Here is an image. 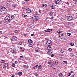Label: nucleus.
Segmentation results:
<instances>
[{
    "instance_id": "1",
    "label": "nucleus",
    "mask_w": 77,
    "mask_h": 77,
    "mask_svg": "<svg viewBox=\"0 0 77 77\" xmlns=\"http://www.w3.org/2000/svg\"><path fill=\"white\" fill-rule=\"evenodd\" d=\"M47 48L48 50V51L47 52L48 54L49 55H51V53H52L51 52V47L50 46H48Z\"/></svg>"
},
{
    "instance_id": "2",
    "label": "nucleus",
    "mask_w": 77,
    "mask_h": 77,
    "mask_svg": "<svg viewBox=\"0 0 77 77\" xmlns=\"http://www.w3.org/2000/svg\"><path fill=\"white\" fill-rule=\"evenodd\" d=\"M46 43L48 46H50V45H52V42L50 40H47Z\"/></svg>"
},
{
    "instance_id": "3",
    "label": "nucleus",
    "mask_w": 77,
    "mask_h": 77,
    "mask_svg": "<svg viewBox=\"0 0 77 77\" xmlns=\"http://www.w3.org/2000/svg\"><path fill=\"white\" fill-rule=\"evenodd\" d=\"M2 9L3 11H4V14H6V11H7V7H2Z\"/></svg>"
},
{
    "instance_id": "4",
    "label": "nucleus",
    "mask_w": 77,
    "mask_h": 77,
    "mask_svg": "<svg viewBox=\"0 0 77 77\" xmlns=\"http://www.w3.org/2000/svg\"><path fill=\"white\" fill-rule=\"evenodd\" d=\"M17 37L14 36L12 38L11 41H17Z\"/></svg>"
},
{
    "instance_id": "5",
    "label": "nucleus",
    "mask_w": 77,
    "mask_h": 77,
    "mask_svg": "<svg viewBox=\"0 0 77 77\" xmlns=\"http://www.w3.org/2000/svg\"><path fill=\"white\" fill-rule=\"evenodd\" d=\"M26 12L27 14H30L31 12V10L29 8H28L26 10Z\"/></svg>"
},
{
    "instance_id": "6",
    "label": "nucleus",
    "mask_w": 77,
    "mask_h": 77,
    "mask_svg": "<svg viewBox=\"0 0 77 77\" xmlns=\"http://www.w3.org/2000/svg\"><path fill=\"white\" fill-rule=\"evenodd\" d=\"M0 14H4V11L3 10V9H2V7H0Z\"/></svg>"
},
{
    "instance_id": "7",
    "label": "nucleus",
    "mask_w": 77,
    "mask_h": 77,
    "mask_svg": "<svg viewBox=\"0 0 77 77\" xmlns=\"http://www.w3.org/2000/svg\"><path fill=\"white\" fill-rule=\"evenodd\" d=\"M3 20V22L4 23H9L11 21V20Z\"/></svg>"
},
{
    "instance_id": "8",
    "label": "nucleus",
    "mask_w": 77,
    "mask_h": 77,
    "mask_svg": "<svg viewBox=\"0 0 77 77\" xmlns=\"http://www.w3.org/2000/svg\"><path fill=\"white\" fill-rule=\"evenodd\" d=\"M40 48H36L35 49V51L36 53H38V52H39V51H40Z\"/></svg>"
},
{
    "instance_id": "9",
    "label": "nucleus",
    "mask_w": 77,
    "mask_h": 77,
    "mask_svg": "<svg viewBox=\"0 0 77 77\" xmlns=\"http://www.w3.org/2000/svg\"><path fill=\"white\" fill-rule=\"evenodd\" d=\"M51 31H52V29H50L48 28L47 30H45V32H51Z\"/></svg>"
},
{
    "instance_id": "10",
    "label": "nucleus",
    "mask_w": 77,
    "mask_h": 77,
    "mask_svg": "<svg viewBox=\"0 0 77 77\" xmlns=\"http://www.w3.org/2000/svg\"><path fill=\"white\" fill-rule=\"evenodd\" d=\"M7 66H8V63H5L4 64V66H3V67L4 68H6V67H7Z\"/></svg>"
},
{
    "instance_id": "11",
    "label": "nucleus",
    "mask_w": 77,
    "mask_h": 77,
    "mask_svg": "<svg viewBox=\"0 0 77 77\" xmlns=\"http://www.w3.org/2000/svg\"><path fill=\"white\" fill-rule=\"evenodd\" d=\"M32 20H38V18L36 16H35L34 17H32Z\"/></svg>"
},
{
    "instance_id": "12",
    "label": "nucleus",
    "mask_w": 77,
    "mask_h": 77,
    "mask_svg": "<svg viewBox=\"0 0 77 77\" xmlns=\"http://www.w3.org/2000/svg\"><path fill=\"white\" fill-rule=\"evenodd\" d=\"M73 17H72V16H70L68 17L67 18V20H68V19H69V20H72V19H73Z\"/></svg>"
},
{
    "instance_id": "13",
    "label": "nucleus",
    "mask_w": 77,
    "mask_h": 77,
    "mask_svg": "<svg viewBox=\"0 0 77 77\" xmlns=\"http://www.w3.org/2000/svg\"><path fill=\"white\" fill-rule=\"evenodd\" d=\"M11 52L12 53H15L16 52V50L15 49H13L11 50Z\"/></svg>"
},
{
    "instance_id": "14",
    "label": "nucleus",
    "mask_w": 77,
    "mask_h": 77,
    "mask_svg": "<svg viewBox=\"0 0 77 77\" xmlns=\"http://www.w3.org/2000/svg\"><path fill=\"white\" fill-rule=\"evenodd\" d=\"M11 20L10 17L9 16H7L5 18L4 20Z\"/></svg>"
},
{
    "instance_id": "15",
    "label": "nucleus",
    "mask_w": 77,
    "mask_h": 77,
    "mask_svg": "<svg viewBox=\"0 0 77 77\" xmlns=\"http://www.w3.org/2000/svg\"><path fill=\"white\" fill-rule=\"evenodd\" d=\"M42 6L44 8H46L47 7V5L46 4H44L42 5Z\"/></svg>"
},
{
    "instance_id": "16",
    "label": "nucleus",
    "mask_w": 77,
    "mask_h": 77,
    "mask_svg": "<svg viewBox=\"0 0 77 77\" xmlns=\"http://www.w3.org/2000/svg\"><path fill=\"white\" fill-rule=\"evenodd\" d=\"M50 14V15L51 16V17H52L53 15V12H50L49 13Z\"/></svg>"
},
{
    "instance_id": "17",
    "label": "nucleus",
    "mask_w": 77,
    "mask_h": 77,
    "mask_svg": "<svg viewBox=\"0 0 77 77\" xmlns=\"http://www.w3.org/2000/svg\"><path fill=\"white\" fill-rule=\"evenodd\" d=\"M42 68V66H41V65H39L38 67V69H41V68Z\"/></svg>"
},
{
    "instance_id": "18",
    "label": "nucleus",
    "mask_w": 77,
    "mask_h": 77,
    "mask_svg": "<svg viewBox=\"0 0 77 77\" xmlns=\"http://www.w3.org/2000/svg\"><path fill=\"white\" fill-rule=\"evenodd\" d=\"M32 42H33V41H32V40L31 39H29L28 40V42H29V43H30V44L32 43Z\"/></svg>"
},
{
    "instance_id": "19",
    "label": "nucleus",
    "mask_w": 77,
    "mask_h": 77,
    "mask_svg": "<svg viewBox=\"0 0 77 77\" xmlns=\"http://www.w3.org/2000/svg\"><path fill=\"white\" fill-rule=\"evenodd\" d=\"M22 74H23L22 72H18V75H21Z\"/></svg>"
},
{
    "instance_id": "20",
    "label": "nucleus",
    "mask_w": 77,
    "mask_h": 77,
    "mask_svg": "<svg viewBox=\"0 0 77 77\" xmlns=\"http://www.w3.org/2000/svg\"><path fill=\"white\" fill-rule=\"evenodd\" d=\"M70 56L71 57H73V56H74V54L73 53H71L70 54Z\"/></svg>"
},
{
    "instance_id": "21",
    "label": "nucleus",
    "mask_w": 77,
    "mask_h": 77,
    "mask_svg": "<svg viewBox=\"0 0 77 77\" xmlns=\"http://www.w3.org/2000/svg\"><path fill=\"white\" fill-rule=\"evenodd\" d=\"M57 33L59 34L61 33H62V31L61 30H58L57 31Z\"/></svg>"
},
{
    "instance_id": "22",
    "label": "nucleus",
    "mask_w": 77,
    "mask_h": 77,
    "mask_svg": "<svg viewBox=\"0 0 77 77\" xmlns=\"http://www.w3.org/2000/svg\"><path fill=\"white\" fill-rule=\"evenodd\" d=\"M73 72L72 71H71L69 73L68 75V76L69 77L71 75V73H72Z\"/></svg>"
},
{
    "instance_id": "23",
    "label": "nucleus",
    "mask_w": 77,
    "mask_h": 77,
    "mask_svg": "<svg viewBox=\"0 0 77 77\" xmlns=\"http://www.w3.org/2000/svg\"><path fill=\"white\" fill-rule=\"evenodd\" d=\"M59 76H60V77H61L63 76V75L61 73H60L59 74Z\"/></svg>"
},
{
    "instance_id": "24",
    "label": "nucleus",
    "mask_w": 77,
    "mask_h": 77,
    "mask_svg": "<svg viewBox=\"0 0 77 77\" xmlns=\"http://www.w3.org/2000/svg\"><path fill=\"white\" fill-rule=\"evenodd\" d=\"M67 63H68V62L66 61H65L63 62V64H66Z\"/></svg>"
},
{
    "instance_id": "25",
    "label": "nucleus",
    "mask_w": 77,
    "mask_h": 77,
    "mask_svg": "<svg viewBox=\"0 0 77 77\" xmlns=\"http://www.w3.org/2000/svg\"><path fill=\"white\" fill-rule=\"evenodd\" d=\"M51 9H54V5H52L51 7Z\"/></svg>"
},
{
    "instance_id": "26",
    "label": "nucleus",
    "mask_w": 77,
    "mask_h": 77,
    "mask_svg": "<svg viewBox=\"0 0 77 77\" xmlns=\"http://www.w3.org/2000/svg\"><path fill=\"white\" fill-rule=\"evenodd\" d=\"M11 18L12 19H14V18H15V16L14 15H12L11 16Z\"/></svg>"
},
{
    "instance_id": "27",
    "label": "nucleus",
    "mask_w": 77,
    "mask_h": 77,
    "mask_svg": "<svg viewBox=\"0 0 77 77\" xmlns=\"http://www.w3.org/2000/svg\"><path fill=\"white\" fill-rule=\"evenodd\" d=\"M60 2V1H59V0H57L55 2V3L56 4H57V3H59Z\"/></svg>"
},
{
    "instance_id": "28",
    "label": "nucleus",
    "mask_w": 77,
    "mask_h": 77,
    "mask_svg": "<svg viewBox=\"0 0 77 77\" xmlns=\"http://www.w3.org/2000/svg\"><path fill=\"white\" fill-rule=\"evenodd\" d=\"M63 34H60L59 35V37H62V36H63Z\"/></svg>"
},
{
    "instance_id": "29",
    "label": "nucleus",
    "mask_w": 77,
    "mask_h": 77,
    "mask_svg": "<svg viewBox=\"0 0 77 77\" xmlns=\"http://www.w3.org/2000/svg\"><path fill=\"white\" fill-rule=\"evenodd\" d=\"M71 77H76V75L74 74H73V75H72Z\"/></svg>"
},
{
    "instance_id": "30",
    "label": "nucleus",
    "mask_w": 77,
    "mask_h": 77,
    "mask_svg": "<svg viewBox=\"0 0 77 77\" xmlns=\"http://www.w3.org/2000/svg\"><path fill=\"white\" fill-rule=\"evenodd\" d=\"M70 45L71 46H74V43H72L70 44Z\"/></svg>"
},
{
    "instance_id": "31",
    "label": "nucleus",
    "mask_w": 77,
    "mask_h": 77,
    "mask_svg": "<svg viewBox=\"0 0 77 77\" xmlns=\"http://www.w3.org/2000/svg\"><path fill=\"white\" fill-rule=\"evenodd\" d=\"M38 12H39V13H40V14H41L42 12V11H41V10L40 9H39L38 10Z\"/></svg>"
},
{
    "instance_id": "32",
    "label": "nucleus",
    "mask_w": 77,
    "mask_h": 77,
    "mask_svg": "<svg viewBox=\"0 0 77 77\" xmlns=\"http://www.w3.org/2000/svg\"><path fill=\"white\" fill-rule=\"evenodd\" d=\"M69 12H70V10L69 9H68L66 11L67 13H69Z\"/></svg>"
},
{
    "instance_id": "33",
    "label": "nucleus",
    "mask_w": 77,
    "mask_h": 77,
    "mask_svg": "<svg viewBox=\"0 0 77 77\" xmlns=\"http://www.w3.org/2000/svg\"><path fill=\"white\" fill-rule=\"evenodd\" d=\"M29 47H32V44H29Z\"/></svg>"
},
{
    "instance_id": "34",
    "label": "nucleus",
    "mask_w": 77,
    "mask_h": 77,
    "mask_svg": "<svg viewBox=\"0 0 77 77\" xmlns=\"http://www.w3.org/2000/svg\"><path fill=\"white\" fill-rule=\"evenodd\" d=\"M12 66H13V67H14V66H15V64L14 63H12Z\"/></svg>"
},
{
    "instance_id": "35",
    "label": "nucleus",
    "mask_w": 77,
    "mask_h": 77,
    "mask_svg": "<svg viewBox=\"0 0 77 77\" xmlns=\"http://www.w3.org/2000/svg\"><path fill=\"white\" fill-rule=\"evenodd\" d=\"M60 53H63V52H64V51H63V50L61 49V51H60Z\"/></svg>"
},
{
    "instance_id": "36",
    "label": "nucleus",
    "mask_w": 77,
    "mask_h": 77,
    "mask_svg": "<svg viewBox=\"0 0 77 77\" xmlns=\"http://www.w3.org/2000/svg\"><path fill=\"white\" fill-rule=\"evenodd\" d=\"M14 32L15 33H18L19 32L18 31V30H15L14 31Z\"/></svg>"
},
{
    "instance_id": "37",
    "label": "nucleus",
    "mask_w": 77,
    "mask_h": 77,
    "mask_svg": "<svg viewBox=\"0 0 77 77\" xmlns=\"http://www.w3.org/2000/svg\"><path fill=\"white\" fill-rule=\"evenodd\" d=\"M35 75L36 76V77H38V73H35Z\"/></svg>"
},
{
    "instance_id": "38",
    "label": "nucleus",
    "mask_w": 77,
    "mask_h": 77,
    "mask_svg": "<svg viewBox=\"0 0 77 77\" xmlns=\"http://www.w3.org/2000/svg\"><path fill=\"white\" fill-rule=\"evenodd\" d=\"M67 35L68 36H69L71 35V34L70 33H68Z\"/></svg>"
},
{
    "instance_id": "39",
    "label": "nucleus",
    "mask_w": 77,
    "mask_h": 77,
    "mask_svg": "<svg viewBox=\"0 0 77 77\" xmlns=\"http://www.w3.org/2000/svg\"><path fill=\"white\" fill-rule=\"evenodd\" d=\"M1 63H4L5 61L4 60H2L1 61Z\"/></svg>"
},
{
    "instance_id": "40",
    "label": "nucleus",
    "mask_w": 77,
    "mask_h": 77,
    "mask_svg": "<svg viewBox=\"0 0 77 77\" xmlns=\"http://www.w3.org/2000/svg\"><path fill=\"white\" fill-rule=\"evenodd\" d=\"M14 7H16L17 6V4H15L14 5Z\"/></svg>"
},
{
    "instance_id": "41",
    "label": "nucleus",
    "mask_w": 77,
    "mask_h": 77,
    "mask_svg": "<svg viewBox=\"0 0 77 77\" xmlns=\"http://www.w3.org/2000/svg\"><path fill=\"white\" fill-rule=\"evenodd\" d=\"M51 61H49V62H48V64H51Z\"/></svg>"
},
{
    "instance_id": "42",
    "label": "nucleus",
    "mask_w": 77,
    "mask_h": 77,
    "mask_svg": "<svg viewBox=\"0 0 77 77\" xmlns=\"http://www.w3.org/2000/svg\"><path fill=\"white\" fill-rule=\"evenodd\" d=\"M69 51H72V49H71V48H69L68 49Z\"/></svg>"
},
{
    "instance_id": "43",
    "label": "nucleus",
    "mask_w": 77,
    "mask_h": 77,
    "mask_svg": "<svg viewBox=\"0 0 77 77\" xmlns=\"http://www.w3.org/2000/svg\"><path fill=\"white\" fill-rule=\"evenodd\" d=\"M54 54H52L51 55V57H54Z\"/></svg>"
},
{
    "instance_id": "44",
    "label": "nucleus",
    "mask_w": 77,
    "mask_h": 77,
    "mask_svg": "<svg viewBox=\"0 0 77 77\" xmlns=\"http://www.w3.org/2000/svg\"><path fill=\"white\" fill-rule=\"evenodd\" d=\"M23 16H24V17H27V15H24V14H23Z\"/></svg>"
},
{
    "instance_id": "45",
    "label": "nucleus",
    "mask_w": 77,
    "mask_h": 77,
    "mask_svg": "<svg viewBox=\"0 0 77 77\" xmlns=\"http://www.w3.org/2000/svg\"><path fill=\"white\" fill-rule=\"evenodd\" d=\"M20 45H22V44H23V43L21 42H20Z\"/></svg>"
},
{
    "instance_id": "46",
    "label": "nucleus",
    "mask_w": 77,
    "mask_h": 77,
    "mask_svg": "<svg viewBox=\"0 0 77 77\" xmlns=\"http://www.w3.org/2000/svg\"><path fill=\"white\" fill-rule=\"evenodd\" d=\"M23 56H20V59H22V58H23Z\"/></svg>"
},
{
    "instance_id": "47",
    "label": "nucleus",
    "mask_w": 77,
    "mask_h": 77,
    "mask_svg": "<svg viewBox=\"0 0 77 77\" xmlns=\"http://www.w3.org/2000/svg\"><path fill=\"white\" fill-rule=\"evenodd\" d=\"M37 20H33V21L34 22H35V21H36Z\"/></svg>"
},
{
    "instance_id": "48",
    "label": "nucleus",
    "mask_w": 77,
    "mask_h": 77,
    "mask_svg": "<svg viewBox=\"0 0 77 77\" xmlns=\"http://www.w3.org/2000/svg\"><path fill=\"white\" fill-rule=\"evenodd\" d=\"M34 35V34H32L31 35V36H33Z\"/></svg>"
},
{
    "instance_id": "49",
    "label": "nucleus",
    "mask_w": 77,
    "mask_h": 77,
    "mask_svg": "<svg viewBox=\"0 0 77 77\" xmlns=\"http://www.w3.org/2000/svg\"><path fill=\"white\" fill-rule=\"evenodd\" d=\"M38 65H37L35 66V67L36 68L37 67H38Z\"/></svg>"
},
{
    "instance_id": "50",
    "label": "nucleus",
    "mask_w": 77,
    "mask_h": 77,
    "mask_svg": "<svg viewBox=\"0 0 77 77\" xmlns=\"http://www.w3.org/2000/svg\"><path fill=\"white\" fill-rule=\"evenodd\" d=\"M66 4H67V5H69V2H67L66 3Z\"/></svg>"
},
{
    "instance_id": "51",
    "label": "nucleus",
    "mask_w": 77,
    "mask_h": 77,
    "mask_svg": "<svg viewBox=\"0 0 77 77\" xmlns=\"http://www.w3.org/2000/svg\"><path fill=\"white\" fill-rule=\"evenodd\" d=\"M29 68V66H27L26 67V69H27V68Z\"/></svg>"
},
{
    "instance_id": "52",
    "label": "nucleus",
    "mask_w": 77,
    "mask_h": 77,
    "mask_svg": "<svg viewBox=\"0 0 77 77\" xmlns=\"http://www.w3.org/2000/svg\"><path fill=\"white\" fill-rule=\"evenodd\" d=\"M15 75H12V77H15Z\"/></svg>"
},
{
    "instance_id": "53",
    "label": "nucleus",
    "mask_w": 77,
    "mask_h": 77,
    "mask_svg": "<svg viewBox=\"0 0 77 77\" xmlns=\"http://www.w3.org/2000/svg\"><path fill=\"white\" fill-rule=\"evenodd\" d=\"M67 20L69 21H71V20Z\"/></svg>"
},
{
    "instance_id": "54",
    "label": "nucleus",
    "mask_w": 77,
    "mask_h": 77,
    "mask_svg": "<svg viewBox=\"0 0 77 77\" xmlns=\"http://www.w3.org/2000/svg\"><path fill=\"white\" fill-rule=\"evenodd\" d=\"M53 18H54V17L53 16H52L51 18V19H53Z\"/></svg>"
},
{
    "instance_id": "55",
    "label": "nucleus",
    "mask_w": 77,
    "mask_h": 77,
    "mask_svg": "<svg viewBox=\"0 0 77 77\" xmlns=\"http://www.w3.org/2000/svg\"><path fill=\"white\" fill-rule=\"evenodd\" d=\"M2 31H0V34H2Z\"/></svg>"
},
{
    "instance_id": "56",
    "label": "nucleus",
    "mask_w": 77,
    "mask_h": 77,
    "mask_svg": "<svg viewBox=\"0 0 77 77\" xmlns=\"http://www.w3.org/2000/svg\"><path fill=\"white\" fill-rule=\"evenodd\" d=\"M74 2H77V0H73Z\"/></svg>"
},
{
    "instance_id": "57",
    "label": "nucleus",
    "mask_w": 77,
    "mask_h": 77,
    "mask_svg": "<svg viewBox=\"0 0 77 77\" xmlns=\"http://www.w3.org/2000/svg\"><path fill=\"white\" fill-rule=\"evenodd\" d=\"M30 0H25L26 2H29Z\"/></svg>"
},
{
    "instance_id": "58",
    "label": "nucleus",
    "mask_w": 77,
    "mask_h": 77,
    "mask_svg": "<svg viewBox=\"0 0 77 77\" xmlns=\"http://www.w3.org/2000/svg\"><path fill=\"white\" fill-rule=\"evenodd\" d=\"M33 68L34 69H36V67H34Z\"/></svg>"
},
{
    "instance_id": "59",
    "label": "nucleus",
    "mask_w": 77,
    "mask_h": 77,
    "mask_svg": "<svg viewBox=\"0 0 77 77\" xmlns=\"http://www.w3.org/2000/svg\"><path fill=\"white\" fill-rule=\"evenodd\" d=\"M24 35V36H26V34H24V35Z\"/></svg>"
},
{
    "instance_id": "60",
    "label": "nucleus",
    "mask_w": 77,
    "mask_h": 77,
    "mask_svg": "<svg viewBox=\"0 0 77 77\" xmlns=\"http://www.w3.org/2000/svg\"><path fill=\"white\" fill-rule=\"evenodd\" d=\"M2 65V63H0V66H1Z\"/></svg>"
},
{
    "instance_id": "61",
    "label": "nucleus",
    "mask_w": 77,
    "mask_h": 77,
    "mask_svg": "<svg viewBox=\"0 0 77 77\" xmlns=\"http://www.w3.org/2000/svg\"><path fill=\"white\" fill-rule=\"evenodd\" d=\"M22 9H23V10H24V8L23 7Z\"/></svg>"
},
{
    "instance_id": "62",
    "label": "nucleus",
    "mask_w": 77,
    "mask_h": 77,
    "mask_svg": "<svg viewBox=\"0 0 77 77\" xmlns=\"http://www.w3.org/2000/svg\"><path fill=\"white\" fill-rule=\"evenodd\" d=\"M0 24H2V22L0 21Z\"/></svg>"
},
{
    "instance_id": "63",
    "label": "nucleus",
    "mask_w": 77,
    "mask_h": 77,
    "mask_svg": "<svg viewBox=\"0 0 77 77\" xmlns=\"http://www.w3.org/2000/svg\"><path fill=\"white\" fill-rule=\"evenodd\" d=\"M22 51H24V50H22Z\"/></svg>"
},
{
    "instance_id": "64",
    "label": "nucleus",
    "mask_w": 77,
    "mask_h": 77,
    "mask_svg": "<svg viewBox=\"0 0 77 77\" xmlns=\"http://www.w3.org/2000/svg\"><path fill=\"white\" fill-rule=\"evenodd\" d=\"M75 3L76 5H77V2H75Z\"/></svg>"
}]
</instances>
